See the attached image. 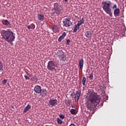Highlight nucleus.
Returning a JSON list of instances; mask_svg holds the SVG:
<instances>
[{
	"mask_svg": "<svg viewBox=\"0 0 126 126\" xmlns=\"http://www.w3.org/2000/svg\"><path fill=\"white\" fill-rule=\"evenodd\" d=\"M101 97L99 95H96L94 94H91L89 96L86 105L87 110L89 111H94L97 105L100 103Z\"/></svg>",
	"mask_w": 126,
	"mask_h": 126,
	"instance_id": "f257e3e1",
	"label": "nucleus"
},
{
	"mask_svg": "<svg viewBox=\"0 0 126 126\" xmlns=\"http://www.w3.org/2000/svg\"><path fill=\"white\" fill-rule=\"evenodd\" d=\"M1 36L2 39H4L6 42L9 43L14 42L15 40V33L9 30H2L1 32Z\"/></svg>",
	"mask_w": 126,
	"mask_h": 126,
	"instance_id": "f03ea898",
	"label": "nucleus"
},
{
	"mask_svg": "<svg viewBox=\"0 0 126 126\" xmlns=\"http://www.w3.org/2000/svg\"><path fill=\"white\" fill-rule=\"evenodd\" d=\"M112 4H114V3L111 2V0H106L101 2L102 9L107 14H108L110 17L113 16V13L112 12Z\"/></svg>",
	"mask_w": 126,
	"mask_h": 126,
	"instance_id": "7ed1b4c3",
	"label": "nucleus"
},
{
	"mask_svg": "<svg viewBox=\"0 0 126 126\" xmlns=\"http://www.w3.org/2000/svg\"><path fill=\"white\" fill-rule=\"evenodd\" d=\"M53 10V13L54 14H57V15H60L61 13H63V8H61L60 5L58 3H55L54 4V7L52 8Z\"/></svg>",
	"mask_w": 126,
	"mask_h": 126,
	"instance_id": "20e7f679",
	"label": "nucleus"
},
{
	"mask_svg": "<svg viewBox=\"0 0 126 126\" xmlns=\"http://www.w3.org/2000/svg\"><path fill=\"white\" fill-rule=\"evenodd\" d=\"M58 66V64L55 63V62L53 61H49L47 64V68L48 70H50L52 72L56 71V67Z\"/></svg>",
	"mask_w": 126,
	"mask_h": 126,
	"instance_id": "39448f33",
	"label": "nucleus"
},
{
	"mask_svg": "<svg viewBox=\"0 0 126 126\" xmlns=\"http://www.w3.org/2000/svg\"><path fill=\"white\" fill-rule=\"evenodd\" d=\"M57 55L61 61H65L66 57L64 55V52L63 50H58Z\"/></svg>",
	"mask_w": 126,
	"mask_h": 126,
	"instance_id": "423d86ee",
	"label": "nucleus"
},
{
	"mask_svg": "<svg viewBox=\"0 0 126 126\" xmlns=\"http://www.w3.org/2000/svg\"><path fill=\"white\" fill-rule=\"evenodd\" d=\"M63 23L65 27H69L72 24L69 18H65L63 20Z\"/></svg>",
	"mask_w": 126,
	"mask_h": 126,
	"instance_id": "0eeeda50",
	"label": "nucleus"
},
{
	"mask_svg": "<svg viewBox=\"0 0 126 126\" xmlns=\"http://www.w3.org/2000/svg\"><path fill=\"white\" fill-rule=\"evenodd\" d=\"M113 9H115L114 11V15L115 16H118L120 14V9L119 8H117V4H113V6L112 7Z\"/></svg>",
	"mask_w": 126,
	"mask_h": 126,
	"instance_id": "6e6552de",
	"label": "nucleus"
},
{
	"mask_svg": "<svg viewBox=\"0 0 126 126\" xmlns=\"http://www.w3.org/2000/svg\"><path fill=\"white\" fill-rule=\"evenodd\" d=\"M49 103L51 106H55L58 105V100L56 99L52 98L49 100Z\"/></svg>",
	"mask_w": 126,
	"mask_h": 126,
	"instance_id": "1a4fd4ad",
	"label": "nucleus"
},
{
	"mask_svg": "<svg viewBox=\"0 0 126 126\" xmlns=\"http://www.w3.org/2000/svg\"><path fill=\"white\" fill-rule=\"evenodd\" d=\"M81 94V92L80 90L78 91L76 93V95L75 96V102H78L79 98H80V95Z\"/></svg>",
	"mask_w": 126,
	"mask_h": 126,
	"instance_id": "9d476101",
	"label": "nucleus"
},
{
	"mask_svg": "<svg viewBox=\"0 0 126 126\" xmlns=\"http://www.w3.org/2000/svg\"><path fill=\"white\" fill-rule=\"evenodd\" d=\"M34 92L37 94H40L42 91V88L39 85H36L34 88Z\"/></svg>",
	"mask_w": 126,
	"mask_h": 126,
	"instance_id": "9b49d317",
	"label": "nucleus"
},
{
	"mask_svg": "<svg viewBox=\"0 0 126 126\" xmlns=\"http://www.w3.org/2000/svg\"><path fill=\"white\" fill-rule=\"evenodd\" d=\"M39 94L42 97H45V96H47V90H46V89H41V91H40V93H39Z\"/></svg>",
	"mask_w": 126,
	"mask_h": 126,
	"instance_id": "f8f14e48",
	"label": "nucleus"
},
{
	"mask_svg": "<svg viewBox=\"0 0 126 126\" xmlns=\"http://www.w3.org/2000/svg\"><path fill=\"white\" fill-rule=\"evenodd\" d=\"M85 35L87 38H91L92 37V33L91 31H88L85 32Z\"/></svg>",
	"mask_w": 126,
	"mask_h": 126,
	"instance_id": "ddd939ff",
	"label": "nucleus"
},
{
	"mask_svg": "<svg viewBox=\"0 0 126 126\" xmlns=\"http://www.w3.org/2000/svg\"><path fill=\"white\" fill-rule=\"evenodd\" d=\"M52 30L54 33H57L59 32V27L57 25H54L52 28Z\"/></svg>",
	"mask_w": 126,
	"mask_h": 126,
	"instance_id": "4468645a",
	"label": "nucleus"
},
{
	"mask_svg": "<svg viewBox=\"0 0 126 126\" xmlns=\"http://www.w3.org/2000/svg\"><path fill=\"white\" fill-rule=\"evenodd\" d=\"M83 59H81L79 62V66L80 69L82 70L83 68V63H84Z\"/></svg>",
	"mask_w": 126,
	"mask_h": 126,
	"instance_id": "2eb2a0df",
	"label": "nucleus"
},
{
	"mask_svg": "<svg viewBox=\"0 0 126 126\" xmlns=\"http://www.w3.org/2000/svg\"><path fill=\"white\" fill-rule=\"evenodd\" d=\"M30 109H31V105H30L29 104H28L27 105V106L25 107L24 111H23V113H26V112H28V111H29V110H30Z\"/></svg>",
	"mask_w": 126,
	"mask_h": 126,
	"instance_id": "dca6fc26",
	"label": "nucleus"
},
{
	"mask_svg": "<svg viewBox=\"0 0 126 126\" xmlns=\"http://www.w3.org/2000/svg\"><path fill=\"white\" fill-rule=\"evenodd\" d=\"M44 15L43 14H38V20H41L43 21L44 20Z\"/></svg>",
	"mask_w": 126,
	"mask_h": 126,
	"instance_id": "f3484780",
	"label": "nucleus"
},
{
	"mask_svg": "<svg viewBox=\"0 0 126 126\" xmlns=\"http://www.w3.org/2000/svg\"><path fill=\"white\" fill-rule=\"evenodd\" d=\"M79 29V27H78L76 25H75V27L73 30V33H76L77 32V31Z\"/></svg>",
	"mask_w": 126,
	"mask_h": 126,
	"instance_id": "a211bd4d",
	"label": "nucleus"
},
{
	"mask_svg": "<svg viewBox=\"0 0 126 126\" xmlns=\"http://www.w3.org/2000/svg\"><path fill=\"white\" fill-rule=\"evenodd\" d=\"M38 78L36 76H33L31 78V81H34V82H37Z\"/></svg>",
	"mask_w": 126,
	"mask_h": 126,
	"instance_id": "6ab92c4d",
	"label": "nucleus"
},
{
	"mask_svg": "<svg viewBox=\"0 0 126 126\" xmlns=\"http://www.w3.org/2000/svg\"><path fill=\"white\" fill-rule=\"evenodd\" d=\"M86 78L85 77H83L82 79V84L83 86H85L86 85Z\"/></svg>",
	"mask_w": 126,
	"mask_h": 126,
	"instance_id": "aec40b11",
	"label": "nucleus"
},
{
	"mask_svg": "<svg viewBox=\"0 0 126 126\" xmlns=\"http://www.w3.org/2000/svg\"><path fill=\"white\" fill-rule=\"evenodd\" d=\"M85 21V19L84 18H82V19L78 22H79L81 24H83Z\"/></svg>",
	"mask_w": 126,
	"mask_h": 126,
	"instance_id": "412c9836",
	"label": "nucleus"
},
{
	"mask_svg": "<svg viewBox=\"0 0 126 126\" xmlns=\"http://www.w3.org/2000/svg\"><path fill=\"white\" fill-rule=\"evenodd\" d=\"M70 112L72 115H75V112H76V110H75L74 109H71Z\"/></svg>",
	"mask_w": 126,
	"mask_h": 126,
	"instance_id": "4be33fe9",
	"label": "nucleus"
},
{
	"mask_svg": "<svg viewBox=\"0 0 126 126\" xmlns=\"http://www.w3.org/2000/svg\"><path fill=\"white\" fill-rule=\"evenodd\" d=\"M57 122L58 124H63V120L60 118H57Z\"/></svg>",
	"mask_w": 126,
	"mask_h": 126,
	"instance_id": "5701e85b",
	"label": "nucleus"
},
{
	"mask_svg": "<svg viewBox=\"0 0 126 126\" xmlns=\"http://www.w3.org/2000/svg\"><path fill=\"white\" fill-rule=\"evenodd\" d=\"M5 22V24L7 26H10V23H9V22L7 20H4Z\"/></svg>",
	"mask_w": 126,
	"mask_h": 126,
	"instance_id": "b1692460",
	"label": "nucleus"
},
{
	"mask_svg": "<svg viewBox=\"0 0 126 126\" xmlns=\"http://www.w3.org/2000/svg\"><path fill=\"white\" fill-rule=\"evenodd\" d=\"M63 38H64V37L63 36V35H61L59 37V39H58V41L59 42H62V40H63Z\"/></svg>",
	"mask_w": 126,
	"mask_h": 126,
	"instance_id": "393cba45",
	"label": "nucleus"
},
{
	"mask_svg": "<svg viewBox=\"0 0 126 126\" xmlns=\"http://www.w3.org/2000/svg\"><path fill=\"white\" fill-rule=\"evenodd\" d=\"M88 78L90 79H93V73H90V75L88 76Z\"/></svg>",
	"mask_w": 126,
	"mask_h": 126,
	"instance_id": "a878e982",
	"label": "nucleus"
},
{
	"mask_svg": "<svg viewBox=\"0 0 126 126\" xmlns=\"http://www.w3.org/2000/svg\"><path fill=\"white\" fill-rule=\"evenodd\" d=\"M3 67V64H2V63L1 62V61H0V70H1Z\"/></svg>",
	"mask_w": 126,
	"mask_h": 126,
	"instance_id": "bb28decb",
	"label": "nucleus"
},
{
	"mask_svg": "<svg viewBox=\"0 0 126 126\" xmlns=\"http://www.w3.org/2000/svg\"><path fill=\"white\" fill-rule=\"evenodd\" d=\"M59 117L61 120H63V119H64V115L63 114H60Z\"/></svg>",
	"mask_w": 126,
	"mask_h": 126,
	"instance_id": "cd10ccee",
	"label": "nucleus"
},
{
	"mask_svg": "<svg viewBox=\"0 0 126 126\" xmlns=\"http://www.w3.org/2000/svg\"><path fill=\"white\" fill-rule=\"evenodd\" d=\"M7 82V81L6 80V79H4L2 81V83L3 85H4L5 84H6Z\"/></svg>",
	"mask_w": 126,
	"mask_h": 126,
	"instance_id": "c85d7f7f",
	"label": "nucleus"
},
{
	"mask_svg": "<svg viewBox=\"0 0 126 126\" xmlns=\"http://www.w3.org/2000/svg\"><path fill=\"white\" fill-rule=\"evenodd\" d=\"M24 77L27 80H29V79H30V78L27 75H25Z\"/></svg>",
	"mask_w": 126,
	"mask_h": 126,
	"instance_id": "c756f323",
	"label": "nucleus"
},
{
	"mask_svg": "<svg viewBox=\"0 0 126 126\" xmlns=\"http://www.w3.org/2000/svg\"><path fill=\"white\" fill-rule=\"evenodd\" d=\"M65 104L66 105H67V106H69V105H70V101H69V100H66Z\"/></svg>",
	"mask_w": 126,
	"mask_h": 126,
	"instance_id": "7c9ffc66",
	"label": "nucleus"
},
{
	"mask_svg": "<svg viewBox=\"0 0 126 126\" xmlns=\"http://www.w3.org/2000/svg\"><path fill=\"white\" fill-rule=\"evenodd\" d=\"M66 45H70V40L69 39H67L66 40Z\"/></svg>",
	"mask_w": 126,
	"mask_h": 126,
	"instance_id": "2f4dec72",
	"label": "nucleus"
},
{
	"mask_svg": "<svg viewBox=\"0 0 126 126\" xmlns=\"http://www.w3.org/2000/svg\"><path fill=\"white\" fill-rule=\"evenodd\" d=\"M31 27H32V29H35V24H32L31 25Z\"/></svg>",
	"mask_w": 126,
	"mask_h": 126,
	"instance_id": "473e14b6",
	"label": "nucleus"
},
{
	"mask_svg": "<svg viewBox=\"0 0 126 126\" xmlns=\"http://www.w3.org/2000/svg\"><path fill=\"white\" fill-rule=\"evenodd\" d=\"M76 25L79 28V27L81 26V25H82L80 22H78V23Z\"/></svg>",
	"mask_w": 126,
	"mask_h": 126,
	"instance_id": "72a5a7b5",
	"label": "nucleus"
},
{
	"mask_svg": "<svg viewBox=\"0 0 126 126\" xmlns=\"http://www.w3.org/2000/svg\"><path fill=\"white\" fill-rule=\"evenodd\" d=\"M62 35L64 36V37H65V36H66V33H65V32H63Z\"/></svg>",
	"mask_w": 126,
	"mask_h": 126,
	"instance_id": "f704fd0d",
	"label": "nucleus"
},
{
	"mask_svg": "<svg viewBox=\"0 0 126 126\" xmlns=\"http://www.w3.org/2000/svg\"><path fill=\"white\" fill-rule=\"evenodd\" d=\"M27 27H28V29H32V28L31 27V25H28Z\"/></svg>",
	"mask_w": 126,
	"mask_h": 126,
	"instance_id": "c9c22d12",
	"label": "nucleus"
},
{
	"mask_svg": "<svg viewBox=\"0 0 126 126\" xmlns=\"http://www.w3.org/2000/svg\"><path fill=\"white\" fill-rule=\"evenodd\" d=\"M69 126H76L73 124H71Z\"/></svg>",
	"mask_w": 126,
	"mask_h": 126,
	"instance_id": "e433bc0d",
	"label": "nucleus"
},
{
	"mask_svg": "<svg viewBox=\"0 0 126 126\" xmlns=\"http://www.w3.org/2000/svg\"><path fill=\"white\" fill-rule=\"evenodd\" d=\"M11 108L12 109H14V106L11 105Z\"/></svg>",
	"mask_w": 126,
	"mask_h": 126,
	"instance_id": "4c0bfd02",
	"label": "nucleus"
},
{
	"mask_svg": "<svg viewBox=\"0 0 126 126\" xmlns=\"http://www.w3.org/2000/svg\"><path fill=\"white\" fill-rule=\"evenodd\" d=\"M106 97V100H108V96L104 95Z\"/></svg>",
	"mask_w": 126,
	"mask_h": 126,
	"instance_id": "58836bf2",
	"label": "nucleus"
},
{
	"mask_svg": "<svg viewBox=\"0 0 126 126\" xmlns=\"http://www.w3.org/2000/svg\"><path fill=\"white\" fill-rule=\"evenodd\" d=\"M64 1H65V2H66V1H67V0H64Z\"/></svg>",
	"mask_w": 126,
	"mask_h": 126,
	"instance_id": "ea45409f",
	"label": "nucleus"
},
{
	"mask_svg": "<svg viewBox=\"0 0 126 126\" xmlns=\"http://www.w3.org/2000/svg\"><path fill=\"white\" fill-rule=\"evenodd\" d=\"M100 105H101V106H103V103H101Z\"/></svg>",
	"mask_w": 126,
	"mask_h": 126,
	"instance_id": "a19ab883",
	"label": "nucleus"
},
{
	"mask_svg": "<svg viewBox=\"0 0 126 126\" xmlns=\"http://www.w3.org/2000/svg\"><path fill=\"white\" fill-rule=\"evenodd\" d=\"M101 90V91H103L104 90Z\"/></svg>",
	"mask_w": 126,
	"mask_h": 126,
	"instance_id": "79ce46f5",
	"label": "nucleus"
},
{
	"mask_svg": "<svg viewBox=\"0 0 126 126\" xmlns=\"http://www.w3.org/2000/svg\"><path fill=\"white\" fill-rule=\"evenodd\" d=\"M71 96H72V94H71Z\"/></svg>",
	"mask_w": 126,
	"mask_h": 126,
	"instance_id": "37998d69",
	"label": "nucleus"
}]
</instances>
